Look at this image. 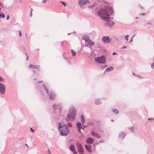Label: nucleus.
<instances>
[{"mask_svg": "<svg viewBox=\"0 0 154 154\" xmlns=\"http://www.w3.org/2000/svg\"><path fill=\"white\" fill-rule=\"evenodd\" d=\"M19 35L20 37H21V32L20 30L19 31Z\"/></svg>", "mask_w": 154, "mask_h": 154, "instance_id": "31", "label": "nucleus"}, {"mask_svg": "<svg viewBox=\"0 0 154 154\" xmlns=\"http://www.w3.org/2000/svg\"><path fill=\"white\" fill-rule=\"evenodd\" d=\"M91 40H90L89 38L87 39V40L85 42H87L88 45H90V43L91 42Z\"/></svg>", "mask_w": 154, "mask_h": 154, "instance_id": "27", "label": "nucleus"}, {"mask_svg": "<svg viewBox=\"0 0 154 154\" xmlns=\"http://www.w3.org/2000/svg\"><path fill=\"white\" fill-rule=\"evenodd\" d=\"M48 154H51L49 149H48Z\"/></svg>", "mask_w": 154, "mask_h": 154, "instance_id": "38", "label": "nucleus"}, {"mask_svg": "<svg viewBox=\"0 0 154 154\" xmlns=\"http://www.w3.org/2000/svg\"><path fill=\"white\" fill-rule=\"evenodd\" d=\"M104 142V140H100L99 142L100 143H103Z\"/></svg>", "mask_w": 154, "mask_h": 154, "instance_id": "41", "label": "nucleus"}, {"mask_svg": "<svg viewBox=\"0 0 154 154\" xmlns=\"http://www.w3.org/2000/svg\"><path fill=\"white\" fill-rule=\"evenodd\" d=\"M127 48V47L126 46H124L122 47V48Z\"/></svg>", "mask_w": 154, "mask_h": 154, "instance_id": "42", "label": "nucleus"}, {"mask_svg": "<svg viewBox=\"0 0 154 154\" xmlns=\"http://www.w3.org/2000/svg\"><path fill=\"white\" fill-rule=\"evenodd\" d=\"M95 4H92L91 5H90L89 6V8H91L92 7H93L94 5Z\"/></svg>", "mask_w": 154, "mask_h": 154, "instance_id": "34", "label": "nucleus"}, {"mask_svg": "<svg viewBox=\"0 0 154 154\" xmlns=\"http://www.w3.org/2000/svg\"><path fill=\"white\" fill-rule=\"evenodd\" d=\"M30 17H32V12H30Z\"/></svg>", "mask_w": 154, "mask_h": 154, "instance_id": "50", "label": "nucleus"}, {"mask_svg": "<svg viewBox=\"0 0 154 154\" xmlns=\"http://www.w3.org/2000/svg\"><path fill=\"white\" fill-rule=\"evenodd\" d=\"M140 15L142 16H145L146 15L145 13H142L140 14Z\"/></svg>", "mask_w": 154, "mask_h": 154, "instance_id": "40", "label": "nucleus"}, {"mask_svg": "<svg viewBox=\"0 0 154 154\" xmlns=\"http://www.w3.org/2000/svg\"><path fill=\"white\" fill-rule=\"evenodd\" d=\"M95 11L98 15L100 16L102 19L107 22H109L108 23L109 26L114 24V22H110L113 18H111L109 17L113 12L112 8L111 6H107L103 8H96Z\"/></svg>", "mask_w": 154, "mask_h": 154, "instance_id": "1", "label": "nucleus"}, {"mask_svg": "<svg viewBox=\"0 0 154 154\" xmlns=\"http://www.w3.org/2000/svg\"><path fill=\"white\" fill-rule=\"evenodd\" d=\"M69 149L72 151L74 154H77V152L75 150V148L74 146L72 144H70L69 146Z\"/></svg>", "mask_w": 154, "mask_h": 154, "instance_id": "11", "label": "nucleus"}, {"mask_svg": "<svg viewBox=\"0 0 154 154\" xmlns=\"http://www.w3.org/2000/svg\"><path fill=\"white\" fill-rule=\"evenodd\" d=\"M153 119L152 118H149L148 119V120H153Z\"/></svg>", "mask_w": 154, "mask_h": 154, "instance_id": "47", "label": "nucleus"}, {"mask_svg": "<svg viewBox=\"0 0 154 154\" xmlns=\"http://www.w3.org/2000/svg\"><path fill=\"white\" fill-rule=\"evenodd\" d=\"M106 59L104 55H102L99 57H95V60L98 63L105 64Z\"/></svg>", "mask_w": 154, "mask_h": 154, "instance_id": "5", "label": "nucleus"}, {"mask_svg": "<svg viewBox=\"0 0 154 154\" xmlns=\"http://www.w3.org/2000/svg\"><path fill=\"white\" fill-rule=\"evenodd\" d=\"M111 121H112V122H113V120H112V119H111Z\"/></svg>", "mask_w": 154, "mask_h": 154, "instance_id": "64", "label": "nucleus"}, {"mask_svg": "<svg viewBox=\"0 0 154 154\" xmlns=\"http://www.w3.org/2000/svg\"><path fill=\"white\" fill-rule=\"evenodd\" d=\"M63 127V126H62V125H61L60 123H59V124L58 126V129L59 131H60V129H62Z\"/></svg>", "mask_w": 154, "mask_h": 154, "instance_id": "23", "label": "nucleus"}, {"mask_svg": "<svg viewBox=\"0 0 154 154\" xmlns=\"http://www.w3.org/2000/svg\"><path fill=\"white\" fill-rule=\"evenodd\" d=\"M3 81V78L0 76V82H2Z\"/></svg>", "mask_w": 154, "mask_h": 154, "instance_id": "37", "label": "nucleus"}, {"mask_svg": "<svg viewBox=\"0 0 154 154\" xmlns=\"http://www.w3.org/2000/svg\"><path fill=\"white\" fill-rule=\"evenodd\" d=\"M25 54L26 55V56H27V55H27V54L26 53H25Z\"/></svg>", "mask_w": 154, "mask_h": 154, "instance_id": "54", "label": "nucleus"}, {"mask_svg": "<svg viewBox=\"0 0 154 154\" xmlns=\"http://www.w3.org/2000/svg\"><path fill=\"white\" fill-rule=\"evenodd\" d=\"M47 1V0H43V2L44 3H45Z\"/></svg>", "mask_w": 154, "mask_h": 154, "instance_id": "46", "label": "nucleus"}, {"mask_svg": "<svg viewBox=\"0 0 154 154\" xmlns=\"http://www.w3.org/2000/svg\"><path fill=\"white\" fill-rule=\"evenodd\" d=\"M94 44V42H92L91 41V43H90V45L91 46H92V45H93Z\"/></svg>", "mask_w": 154, "mask_h": 154, "instance_id": "35", "label": "nucleus"}, {"mask_svg": "<svg viewBox=\"0 0 154 154\" xmlns=\"http://www.w3.org/2000/svg\"><path fill=\"white\" fill-rule=\"evenodd\" d=\"M5 85L0 83V94H4L5 92Z\"/></svg>", "mask_w": 154, "mask_h": 154, "instance_id": "9", "label": "nucleus"}, {"mask_svg": "<svg viewBox=\"0 0 154 154\" xmlns=\"http://www.w3.org/2000/svg\"><path fill=\"white\" fill-rule=\"evenodd\" d=\"M1 10V7H0V11Z\"/></svg>", "mask_w": 154, "mask_h": 154, "instance_id": "63", "label": "nucleus"}, {"mask_svg": "<svg viewBox=\"0 0 154 154\" xmlns=\"http://www.w3.org/2000/svg\"><path fill=\"white\" fill-rule=\"evenodd\" d=\"M135 36V35H134L132 37V38H133V37H134Z\"/></svg>", "mask_w": 154, "mask_h": 154, "instance_id": "59", "label": "nucleus"}, {"mask_svg": "<svg viewBox=\"0 0 154 154\" xmlns=\"http://www.w3.org/2000/svg\"><path fill=\"white\" fill-rule=\"evenodd\" d=\"M26 60H27L28 59V55H27V56H26Z\"/></svg>", "mask_w": 154, "mask_h": 154, "instance_id": "49", "label": "nucleus"}, {"mask_svg": "<svg viewBox=\"0 0 154 154\" xmlns=\"http://www.w3.org/2000/svg\"><path fill=\"white\" fill-rule=\"evenodd\" d=\"M42 85L44 87V89L46 91V92L48 94V96H49V99L51 100H54L56 97V95L54 94V92H52L51 91L50 93L48 90L46 88V87L45 86V84L43 83Z\"/></svg>", "mask_w": 154, "mask_h": 154, "instance_id": "4", "label": "nucleus"}, {"mask_svg": "<svg viewBox=\"0 0 154 154\" xmlns=\"http://www.w3.org/2000/svg\"><path fill=\"white\" fill-rule=\"evenodd\" d=\"M102 40L103 43H108L111 41V39L109 38L108 36H106L102 37Z\"/></svg>", "mask_w": 154, "mask_h": 154, "instance_id": "8", "label": "nucleus"}, {"mask_svg": "<svg viewBox=\"0 0 154 154\" xmlns=\"http://www.w3.org/2000/svg\"><path fill=\"white\" fill-rule=\"evenodd\" d=\"M112 112L116 114H118L119 113L118 111L115 109H112Z\"/></svg>", "mask_w": 154, "mask_h": 154, "instance_id": "22", "label": "nucleus"}, {"mask_svg": "<svg viewBox=\"0 0 154 154\" xmlns=\"http://www.w3.org/2000/svg\"><path fill=\"white\" fill-rule=\"evenodd\" d=\"M2 4L1 2H0V5L2 6Z\"/></svg>", "mask_w": 154, "mask_h": 154, "instance_id": "55", "label": "nucleus"}, {"mask_svg": "<svg viewBox=\"0 0 154 154\" xmlns=\"http://www.w3.org/2000/svg\"><path fill=\"white\" fill-rule=\"evenodd\" d=\"M30 130H31V132L32 133H34V130L32 128H30Z\"/></svg>", "mask_w": 154, "mask_h": 154, "instance_id": "36", "label": "nucleus"}, {"mask_svg": "<svg viewBox=\"0 0 154 154\" xmlns=\"http://www.w3.org/2000/svg\"><path fill=\"white\" fill-rule=\"evenodd\" d=\"M137 76L139 78H141V77H140V76L139 75H137Z\"/></svg>", "mask_w": 154, "mask_h": 154, "instance_id": "60", "label": "nucleus"}, {"mask_svg": "<svg viewBox=\"0 0 154 154\" xmlns=\"http://www.w3.org/2000/svg\"><path fill=\"white\" fill-rule=\"evenodd\" d=\"M26 38H27V34H26Z\"/></svg>", "mask_w": 154, "mask_h": 154, "instance_id": "57", "label": "nucleus"}, {"mask_svg": "<svg viewBox=\"0 0 154 154\" xmlns=\"http://www.w3.org/2000/svg\"><path fill=\"white\" fill-rule=\"evenodd\" d=\"M60 134L62 136H66L69 133V131L65 124H63L62 129L59 131Z\"/></svg>", "mask_w": 154, "mask_h": 154, "instance_id": "3", "label": "nucleus"}, {"mask_svg": "<svg viewBox=\"0 0 154 154\" xmlns=\"http://www.w3.org/2000/svg\"><path fill=\"white\" fill-rule=\"evenodd\" d=\"M9 18V16L8 15L7 16V17H6V20H7Z\"/></svg>", "mask_w": 154, "mask_h": 154, "instance_id": "43", "label": "nucleus"}, {"mask_svg": "<svg viewBox=\"0 0 154 154\" xmlns=\"http://www.w3.org/2000/svg\"><path fill=\"white\" fill-rule=\"evenodd\" d=\"M62 104L60 103H59L57 105L54 104L52 105L53 109L54 110V111H56V110L58 109L59 112H61L62 110Z\"/></svg>", "mask_w": 154, "mask_h": 154, "instance_id": "6", "label": "nucleus"}, {"mask_svg": "<svg viewBox=\"0 0 154 154\" xmlns=\"http://www.w3.org/2000/svg\"><path fill=\"white\" fill-rule=\"evenodd\" d=\"M60 2L62 4V5L64 6H66V4L65 2L63 1H60Z\"/></svg>", "mask_w": 154, "mask_h": 154, "instance_id": "29", "label": "nucleus"}, {"mask_svg": "<svg viewBox=\"0 0 154 154\" xmlns=\"http://www.w3.org/2000/svg\"><path fill=\"white\" fill-rule=\"evenodd\" d=\"M91 134L92 135L96 137L97 138L100 139L101 138V137L99 134L94 131H92L91 132Z\"/></svg>", "mask_w": 154, "mask_h": 154, "instance_id": "15", "label": "nucleus"}, {"mask_svg": "<svg viewBox=\"0 0 154 154\" xmlns=\"http://www.w3.org/2000/svg\"><path fill=\"white\" fill-rule=\"evenodd\" d=\"M37 82H38V83H40L41 82H42V81H38Z\"/></svg>", "mask_w": 154, "mask_h": 154, "instance_id": "48", "label": "nucleus"}, {"mask_svg": "<svg viewBox=\"0 0 154 154\" xmlns=\"http://www.w3.org/2000/svg\"><path fill=\"white\" fill-rule=\"evenodd\" d=\"M88 38L89 37L87 36H83L82 37V39L85 40V42H86V41L87 40V39H88Z\"/></svg>", "mask_w": 154, "mask_h": 154, "instance_id": "21", "label": "nucleus"}, {"mask_svg": "<svg viewBox=\"0 0 154 154\" xmlns=\"http://www.w3.org/2000/svg\"><path fill=\"white\" fill-rule=\"evenodd\" d=\"M96 144H99V143H96Z\"/></svg>", "mask_w": 154, "mask_h": 154, "instance_id": "62", "label": "nucleus"}, {"mask_svg": "<svg viewBox=\"0 0 154 154\" xmlns=\"http://www.w3.org/2000/svg\"><path fill=\"white\" fill-rule=\"evenodd\" d=\"M141 9H142L143 8V7L142 6H141Z\"/></svg>", "mask_w": 154, "mask_h": 154, "instance_id": "58", "label": "nucleus"}, {"mask_svg": "<svg viewBox=\"0 0 154 154\" xmlns=\"http://www.w3.org/2000/svg\"><path fill=\"white\" fill-rule=\"evenodd\" d=\"M117 54V53L115 52H113L112 53V55H116V54Z\"/></svg>", "mask_w": 154, "mask_h": 154, "instance_id": "44", "label": "nucleus"}, {"mask_svg": "<svg viewBox=\"0 0 154 154\" xmlns=\"http://www.w3.org/2000/svg\"><path fill=\"white\" fill-rule=\"evenodd\" d=\"M94 140L91 137H88L86 140V143L88 144H91L94 142Z\"/></svg>", "mask_w": 154, "mask_h": 154, "instance_id": "12", "label": "nucleus"}, {"mask_svg": "<svg viewBox=\"0 0 154 154\" xmlns=\"http://www.w3.org/2000/svg\"><path fill=\"white\" fill-rule=\"evenodd\" d=\"M72 126V124L71 122H69L67 124L66 126L68 127H71Z\"/></svg>", "mask_w": 154, "mask_h": 154, "instance_id": "26", "label": "nucleus"}, {"mask_svg": "<svg viewBox=\"0 0 154 154\" xmlns=\"http://www.w3.org/2000/svg\"><path fill=\"white\" fill-rule=\"evenodd\" d=\"M138 18V17H136V18H135V19L136 20V19H137Z\"/></svg>", "mask_w": 154, "mask_h": 154, "instance_id": "61", "label": "nucleus"}, {"mask_svg": "<svg viewBox=\"0 0 154 154\" xmlns=\"http://www.w3.org/2000/svg\"><path fill=\"white\" fill-rule=\"evenodd\" d=\"M63 58H64V59H65L66 60H68V63H70V61L69 60H67V59H66V58L65 57H63Z\"/></svg>", "mask_w": 154, "mask_h": 154, "instance_id": "39", "label": "nucleus"}, {"mask_svg": "<svg viewBox=\"0 0 154 154\" xmlns=\"http://www.w3.org/2000/svg\"><path fill=\"white\" fill-rule=\"evenodd\" d=\"M114 69L112 66H110V67L107 68L105 70V72L110 71L113 70Z\"/></svg>", "mask_w": 154, "mask_h": 154, "instance_id": "18", "label": "nucleus"}, {"mask_svg": "<svg viewBox=\"0 0 154 154\" xmlns=\"http://www.w3.org/2000/svg\"><path fill=\"white\" fill-rule=\"evenodd\" d=\"M133 128L134 127H130L129 128V129L131 131H133Z\"/></svg>", "mask_w": 154, "mask_h": 154, "instance_id": "33", "label": "nucleus"}, {"mask_svg": "<svg viewBox=\"0 0 154 154\" xmlns=\"http://www.w3.org/2000/svg\"><path fill=\"white\" fill-rule=\"evenodd\" d=\"M151 68L153 69H154V62L151 65Z\"/></svg>", "mask_w": 154, "mask_h": 154, "instance_id": "32", "label": "nucleus"}, {"mask_svg": "<svg viewBox=\"0 0 154 154\" xmlns=\"http://www.w3.org/2000/svg\"><path fill=\"white\" fill-rule=\"evenodd\" d=\"M71 53L72 54V56H74L76 55V53L72 49L71 50Z\"/></svg>", "mask_w": 154, "mask_h": 154, "instance_id": "24", "label": "nucleus"}, {"mask_svg": "<svg viewBox=\"0 0 154 154\" xmlns=\"http://www.w3.org/2000/svg\"><path fill=\"white\" fill-rule=\"evenodd\" d=\"M88 0H78L79 5L81 6L87 4Z\"/></svg>", "mask_w": 154, "mask_h": 154, "instance_id": "10", "label": "nucleus"}, {"mask_svg": "<svg viewBox=\"0 0 154 154\" xmlns=\"http://www.w3.org/2000/svg\"><path fill=\"white\" fill-rule=\"evenodd\" d=\"M5 15L4 14L2 13H1L0 14V18H4L5 17Z\"/></svg>", "mask_w": 154, "mask_h": 154, "instance_id": "25", "label": "nucleus"}, {"mask_svg": "<svg viewBox=\"0 0 154 154\" xmlns=\"http://www.w3.org/2000/svg\"><path fill=\"white\" fill-rule=\"evenodd\" d=\"M107 66V65H104L103 66H102L101 67V68L102 69H104L105 68H106Z\"/></svg>", "mask_w": 154, "mask_h": 154, "instance_id": "28", "label": "nucleus"}, {"mask_svg": "<svg viewBox=\"0 0 154 154\" xmlns=\"http://www.w3.org/2000/svg\"><path fill=\"white\" fill-rule=\"evenodd\" d=\"M132 41H133V39H132V38H131V39L130 40L129 42L130 43H131Z\"/></svg>", "mask_w": 154, "mask_h": 154, "instance_id": "45", "label": "nucleus"}, {"mask_svg": "<svg viewBox=\"0 0 154 154\" xmlns=\"http://www.w3.org/2000/svg\"><path fill=\"white\" fill-rule=\"evenodd\" d=\"M33 73H35V71L34 70H33Z\"/></svg>", "mask_w": 154, "mask_h": 154, "instance_id": "56", "label": "nucleus"}, {"mask_svg": "<svg viewBox=\"0 0 154 154\" xmlns=\"http://www.w3.org/2000/svg\"><path fill=\"white\" fill-rule=\"evenodd\" d=\"M147 23L148 24H152V23H149V22H148V23Z\"/></svg>", "mask_w": 154, "mask_h": 154, "instance_id": "51", "label": "nucleus"}, {"mask_svg": "<svg viewBox=\"0 0 154 154\" xmlns=\"http://www.w3.org/2000/svg\"><path fill=\"white\" fill-rule=\"evenodd\" d=\"M32 8H31L30 12H32Z\"/></svg>", "mask_w": 154, "mask_h": 154, "instance_id": "53", "label": "nucleus"}, {"mask_svg": "<svg viewBox=\"0 0 154 154\" xmlns=\"http://www.w3.org/2000/svg\"><path fill=\"white\" fill-rule=\"evenodd\" d=\"M81 120L82 122V124H84V123L85 120L84 116L83 115H81Z\"/></svg>", "mask_w": 154, "mask_h": 154, "instance_id": "19", "label": "nucleus"}, {"mask_svg": "<svg viewBox=\"0 0 154 154\" xmlns=\"http://www.w3.org/2000/svg\"><path fill=\"white\" fill-rule=\"evenodd\" d=\"M77 125V126L78 129V130L79 131V133H81V128H82V129H83V128H82V124L80 122H78L76 123Z\"/></svg>", "mask_w": 154, "mask_h": 154, "instance_id": "13", "label": "nucleus"}, {"mask_svg": "<svg viewBox=\"0 0 154 154\" xmlns=\"http://www.w3.org/2000/svg\"><path fill=\"white\" fill-rule=\"evenodd\" d=\"M133 74L134 75H135V74L133 72Z\"/></svg>", "mask_w": 154, "mask_h": 154, "instance_id": "52", "label": "nucleus"}, {"mask_svg": "<svg viewBox=\"0 0 154 154\" xmlns=\"http://www.w3.org/2000/svg\"><path fill=\"white\" fill-rule=\"evenodd\" d=\"M128 36H129L128 35H125V38L126 40L127 41H128Z\"/></svg>", "mask_w": 154, "mask_h": 154, "instance_id": "30", "label": "nucleus"}, {"mask_svg": "<svg viewBox=\"0 0 154 154\" xmlns=\"http://www.w3.org/2000/svg\"><path fill=\"white\" fill-rule=\"evenodd\" d=\"M76 147L78 152L80 154H82L83 152V149L82 145L79 143H77L76 144Z\"/></svg>", "mask_w": 154, "mask_h": 154, "instance_id": "7", "label": "nucleus"}, {"mask_svg": "<svg viewBox=\"0 0 154 154\" xmlns=\"http://www.w3.org/2000/svg\"><path fill=\"white\" fill-rule=\"evenodd\" d=\"M125 135V134L124 133L122 132L119 134V137L120 138L122 139L123 138Z\"/></svg>", "mask_w": 154, "mask_h": 154, "instance_id": "17", "label": "nucleus"}, {"mask_svg": "<svg viewBox=\"0 0 154 154\" xmlns=\"http://www.w3.org/2000/svg\"><path fill=\"white\" fill-rule=\"evenodd\" d=\"M85 148L86 149L87 151H88L90 152H92V146H91V145H85Z\"/></svg>", "mask_w": 154, "mask_h": 154, "instance_id": "14", "label": "nucleus"}, {"mask_svg": "<svg viewBox=\"0 0 154 154\" xmlns=\"http://www.w3.org/2000/svg\"><path fill=\"white\" fill-rule=\"evenodd\" d=\"M76 111L75 108L73 106H71L69 108V112L67 113L65 119L66 121H69L71 119H75L76 115Z\"/></svg>", "mask_w": 154, "mask_h": 154, "instance_id": "2", "label": "nucleus"}, {"mask_svg": "<svg viewBox=\"0 0 154 154\" xmlns=\"http://www.w3.org/2000/svg\"><path fill=\"white\" fill-rule=\"evenodd\" d=\"M101 102H100V100L98 99H97L95 101V103L97 105H98L99 104H101Z\"/></svg>", "mask_w": 154, "mask_h": 154, "instance_id": "20", "label": "nucleus"}, {"mask_svg": "<svg viewBox=\"0 0 154 154\" xmlns=\"http://www.w3.org/2000/svg\"><path fill=\"white\" fill-rule=\"evenodd\" d=\"M29 67L30 68L35 69H39V66L38 65H34L31 64H29Z\"/></svg>", "mask_w": 154, "mask_h": 154, "instance_id": "16", "label": "nucleus"}]
</instances>
